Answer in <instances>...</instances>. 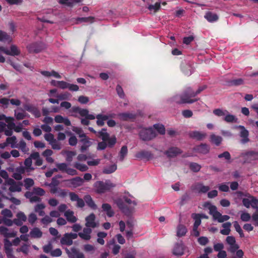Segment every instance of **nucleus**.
<instances>
[{"instance_id":"obj_1","label":"nucleus","mask_w":258,"mask_h":258,"mask_svg":"<svg viewBox=\"0 0 258 258\" xmlns=\"http://www.w3.org/2000/svg\"><path fill=\"white\" fill-rule=\"evenodd\" d=\"M72 110L74 112L78 113L82 118H81V123L84 125H88L90 124V120L97 119L96 124L99 126L104 125V121L107 120V116L103 114H98L96 116L91 114L89 110L86 109H82L79 107H73Z\"/></svg>"},{"instance_id":"obj_2","label":"nucleus","mask_w":258,"mask_h":258,"mask_svg":"<svg viewBox=\"0 0 258 258\" xmlns=\"http://www.w3.org/2000/svg\"><path fill=\"white\" fill-rule=\"evenodd\" d=\"M124 201L130 207H135L137 205V202L134 200V198L129 195L123 196L122 199H117L115 200V203L118 208L125 214L130 215L131 213V209L129 208L123 202Z\"/></svg>"},{"instance_id":"obj_3","label":"nucleus","mask_w":258,"mask_h":258,"mask_svg":"<svg viewBox=\"0 0 258 258\" xmlns=\"http://www.w3.org/2000/svg\"><path fill=\"white\" fill-rule=\"evenodd\" d=\"M199 99V98L191 99L186 88L181 94L175 95L171 98L170 101L177 104H191Z\"/></svg>"},{"instance_id":"obj_4","label":"nucleus","mask_w":258,"mask_h":258,"mask_svg":"<svg viewBox=\"0 0 258 258\" xmlns=\"http://www.w3.org/2000/svg\"><path fill=\"white\" fill-rule=\"evenodd\" d=\"M115 186V184L112 183L109 180H106L105 182L98 181L94 184V187L96 188L97 192L99 194L104 193Z\"/></svg>"},{"instance_id":"obj_5","label":"nucleus","mask_w":258,"mask_h":258,"mask_svg":"<svg viewBox=\"0 0 258 258\" xmlns=\"http://www.w3.org/2000/svg\"><path fill=\"white\" fill-rule=\"evenodd\" d=\"M140 138L144 141H149L153 140L156 137V132L152 128H144L139 133Z\"/></svg>"},{"instance_id":"obj_6","label":"nucleus","mask_w":258,"mask_h":258,"mask_svg":"<svg viewBox=\"0 0 258 258\" xmlns=\"http://www.w3.org/2000/svg\"><path fill=\"white\" fill-rule=\"evenodd\" d=\"M45 48V44L42 42H34L27 45V48L30 53H37Z\"/></svg>"},{"instance_id":"obj_7","label":"nucleus","mask_w":258,"mask_h":258,"mask_svg":"<svg viewBox=\"0 0 258 258\" xmlns=\"http://www.w3.org/2000/svg\"><path fill=\"white\" fill-rule=\"evenodd\" d=\"M56 167L58 168L59 171L72 176L77 175L78 174L76 170L69 167L68 165L66 163H56Z\"/></svg>"},{"instance_id":"obj_8","label":"nucleus","mask_w":258,"mask_h":258,"mask_svg":"<svg viewBox=\"0 0 258 258\" xmlns=\"http://www.w3.org/2000/svg\"><path fill=\"white\" fill-rule=\"evenodd\" d=\"M96 216L94 214L91 213L85 218V226L88 228H94L99 226V223L95 221Z\"/></svg>"},{"instance_id":"obj_9","label":"nucleus","mask_w":258,"mask_h":258,"mask_svg":"<svg viewBox=\"0 0 258 258\" xmlns=\"http://www.w3.org/2000/svg\"><path fill=\"white\" fill-rule=\"evenodd\" d=\"M69 186L77 187L82 185L84 182V179L80 177L77 176L72 179L66 181Z\"/></svg>"},{"instance_id":"obj_10","label":"nucleus","mask_w":258,"mask_h":258,"mask_svg":"<svg viewBox=\"0 0 258 258\" xmlns=\"http://www.w3.org/2000/svg\"><path fill=\"white\" fill-rule=\"evenodd\" d=\"M189 136L194 139L198 141H202L205 139L207 135L206 133L198 131H193L189 133Z\"/></svg>"},{"instance_id":"obj_11","label":"nucleus","mask_w":258,"mask_h":258,"mask_svg":"<svg viewBox=\"0 0 258 258\" xmlns=\"http://www.w3.org/2000/svg\"><path fill=\"white\" fill-rule=\"evenodd\" d=\"M194 151L198 153L202 154H207L209 152L210 146L206 144L202 143L194 148Z\"/></svg>"},{"instance_id":"obj_12","label":"nucleus","mask_w":258,"mask_h":258,"mask_svg":"<svg viewBox=\"0 0 258 258\" xmlns=\"http://www.w3.org/2000/svg\"><path fill=\"white\" fill-rule=\"evenodd\" d=\"M238 127L241 130L239 134V136L241 138V143L243 144L247 143L249 141L248 131L242 125H239Z\"/></svg>"},{"instance_id":"obj_13","label":"nucleus","mask_w":258,"mask_h":258,"mask_svg":"<svg viewBox=\"0 0 258 258\" xmlns=\"http://www.w3.org/2000/svg\"><path fill=\"white\" fill-rule=\"evenodd\" d=\"M0 234L4 236L6 238H8L15 237L16 235V232L14 230H10L4 226H1Z\"/></svg>"},{"instance_id":"obj_14","label":"nucleus","mask_w":258,"mask_h":258,"mask_svg":"<svg viewBox=\"0 0 258 258\" xmlns=\"http://www.w3.org/2000/svg\"><path fill=\"white\" fill-rule=\"evenodd\" d=\"M66 251L70 258H85L84 254L79 252L75 247H73L71 250L66 248Z\"/></svg>"},{"instance_id":"obj_15","label":"nucleus","mask_w":258,"mask_h":258,"mask_svg":"<svg viewBox=\"0 0 258 258\" xmlns=\"http://www.w3.org/2000/svg\"><path fill=\"white\" fill-rule=\"evenodd\" d=\"M214 209V212L213 218L215 221H217L219 223H222L224 221H227L229 219L230 217L228 215H222V214L219 212L217 210L215 211V209Z\"/></svg>"},{"instance_id":"obj_16","label":"nucleus","mask_w":258,"mask_h":258,"mask_svg":"<svg viewBox=\"0 0 258 258\" xmlns=\"http://www.w3.org/2000/svg\"><path fill=\"white\" fill-rule=\"evenodd\" d=\"M135 157L140 159H144L147 160H150L153 158V154L150 151L142 150L137 153L135 155Z\"/></svg>"},{"instance_id":"obj_17","label":"nucleus","mask_w":258,"mask_h":258,"mask_svg":"<svg viewBox=\"0 0 258 258\" xmlns=\"http://www.w3.org/2000/svg\"><path fill=\"white\" fill-rule=\"evenodd\" d=\"M172 252L175 255H181L184 253V245L181 241L179 243H176L173 248Z\"/></svg>"},{"instance_id":"obj_18","label":"nucleus","mask_w":258,"mask_h":258,"mask_svg":"<svg viewBox=\"0 0 258 258\" xmlns=\"http://www.w3.org/2000/svg\"><path fill=\"white\" fill-rule=\"evenodd\" d=\"M182 153V151L177 147H171L166 151L165 154L167 157L172 158L177 156Z\"/></svg>"},{"instance_id":"obj_19","label":"nucleus","mask_w":258,"mask_h":258,"mask_svg":"<svg viewBox=\"0 0 258 258\" xmlns=\"http://www.w3.org/2000/svg\"><path fill=\"white\" fill-rule=\"evenodd\" d=\"M2 50L6 54L13 56L18 55L20 53V51L18 47L15 45H12L10 49L3 48Z\"/></svg>"},{"instance_id":"obj_20","label":"nucleus","mask_w":258,"mask_h":258,"mask_svg":"<svg viewBox=\"0 0 258 258\" xmlns=\"http://www.w3.org/2000/svg\"><path fill=\"white\" fill-rule=\"evenodd\" d=\"M10 185L9 190L12 192L20 191L21 190V186L16 183V181L13 179H9L7 181Z\"/></svg>"},{"instance_id":"obj_21","label":"nucleus","mask_w":258,"mask_h":258,"mask_svg":"<svg viewBox=\"0 0 258 258\" xmlns=\"http://www.w3.org/2000/svg\"><path fill=\"white\" fill-rule=\"evenodd\" d=\"M64 216L70 223H74L78 220V218L74 216V212L71 210H67L64 213Z\"/></svg>"},{"instance_id":"obj_22","label":"nucleus","mask_w":258,"mask_h":258,"mask_svg":"<svg viewBox=\"0 0 258 258\" xmlns=\"http://www.w3.org/2000/svg\"><path fill=\"white\" fill-rule=\"evenodd\" d=\"M204 18L209 22L213 23L218 20L219 16L217 14L212 12H207L204 16Z\"/></svg>"},{"instance_id":"obj_23","label":"nucleus","mask_w":258,"mask_h":258,"mask_svg":"<svg viewBox=\"0 0 258 258\" xmlns=\"http://www.w3.org/2000/svg\"><path fill=\"white\" fill-rule=\"evenodd\" d=\"M92 230L91 228L87 227L83 229V232L78 233L79 236L83 239L88 240L91 238V233Z\"/></svg>"},{"instance_id":"obj_24","label":"nucleus","mask_w":258,"mask_h":258,"mask_svg":"<svg viewBox=\"0 0 258 258\" xmlns=\"http://www.w3.org/2000/svg\"><path fill=\"white\" fill-rule=\"evenodd\" d=\"M102 209L103 212H105L107 216L109 217H112L114 215V212L111 208V206L107 203L103 204Z\"/></svg>"},{"instance_id":"obj_25","label":"nucleus","mask_w":258,"mask_h":258,"mask_svg":"<svg viewBox=\"0 0 258 258\" xmlns=\"http://www.w3.org/2000/svg\"><path fill=\"white\" fill-rule=\"evenodd\" d=\"M207 88V85H204L199 87L198 89L196 91H194L191 87H187L188 92L189 93V96L194 97L197 95L199 94L202 91L204 90Z\"/></svg>"},{"instance_id":"obj_26","label":"nucleus","mask_w":258,"mask_h":258,"mask_svg":"<svg viewBox=\"0 0 258 258\" xmlns=\"http://www.w3.org/2000/svg\"><path fill=\"white\" fill-rule=\"evenodd\" d=\"M117 116L121 120L123 121H127L135 118V115L129 112L120 113Z\"/></svg>"},{"instance_id":"obj_27","label":"nucleus","mask_w":258,"mask_h":258,"mask_svg":"<svg viewBox=\"0 0 258 258\" xmlns=\"http://www.w3.org/2000/svg\"><path fill=\"white\" fill-rule=\"evenodd\" d=\"M80 142L82 144L80 148V150L82 152L86 150L91 146V142L89 141V138L87 137L82 139Z\"/></svg>"},{"instance_id":"obj_28","label":"nucleus","mask_w":258,"mask_h":258,"mask_svg":"<svg viewBox=\"0 0 258 258\" xmlns=\"http://www.w3.org/2000/svg\"><path fill=\"white\" fill-rule=\"evenodd\" d=\"M45 208V206L44 204L41 203L37 204L34 207V211L38 214L40 216H45V212L44 209Z\"/></svg>"},{"instance_id":"obj_29","label":"nucleus","mask_w":258,"mask_h":258,"mask_svg":"<svg viewBox=\"0 0 258 258\" xmlns=\"http://www.w3.org/2000/svg\"><path fill=\"white\" fill-rule=\"evenodd\" d=\"M60 243L62 245H71L73 244V240L69 236L68 233H65L60 239Z\"/></svg>"},{"instance_id":"obj_30","label":"nucleus","mask_w":258,"mask_h":258,"mask_svg":"<svg viewBox=\"0 0 258 258\" xmlns=\"http://www.w3.org/2000/svg\"><path fill=\"white\" fill-rule=\"evenodd\" d=\"M82 0H59V3L69 7H73L75 4L80 3Z\"/></svg>"},{"instance_id":"obj_31","label":"nucleus","mask_w":258,"mask_h":258,"mask_svg":"<svg viewBox=\"0 0 258 258\" xmlns=\"http://www.w3.org/2000/svg\"><path fill=\"white\" fill-rule=\"evenodd\" d=\"M84 200L85 201L87 205L91 208L95 210L97 209V206L94 202L92 198L90 195H86L84 197Z\"/></svg>"},{"instance_id":"obj_32","label":"nucleus","mask_w":258,"mask_h":258,"mask_svg":"<svg viewBox=\"0 0 258 258\" xmlns=\"http://www.w3.org/2000/svg\"><path fill=\"white\" fill-rule=\"evenodd\" d=\"M31 157L33 160H35V165L40 166L42 164L43 160L40 158L39 153L38 152H34L31 154Z\"/></svg>"},{"instance_id":"obj_33","label":"nucleus","mask_w":258,"mask_h":258,"mask_svg":"<svg viewBox=\"0 0 258 258\" xmlns=\"http://www.w3.org/2000/svg\"><path fill=\"white\" fill-rule=\"evenodd\" d=\"M222 141L221 137L212 134L210 136V142L216 146H219Z\"/></svg>"},{"instance_id":"obj_34","label":"nucleus","mask_w":258,"mask_h":258,"mask_svg":"<svg viewBox=\"0 0 258 258\" xmlns=\"http://www.w3.org/2000/svg\"><path fill=\"white\" fill-rule=\"evenodd\" d=\"M231 224L230 222H226L222 225L224 229L220 230V233L224 235H228L230 232V227Z\"/></svg>"},{"instance_id":"obj_35","label":"nucleus","mask_w":258,"mask_h":258,"mask_svg":"<svg viewBox=\"0 0 258 258\" xmlns=\"http://www.w3.org/2000/svg\"><path fill=\"white\" fill-rule=\"evenodd\" d=\"M106 131V128H102L100 132H98L97 136L100 138L103 141H106L109 137Z\"/></svg>"},{"instance_id":"obj_36","label":"nucleus","mask_w":258,"mask_h":258,"mask_svg":"<svg viewBox=\"0 0 258 258\" xmlns=\"http://www.w3.org/2000/svg\"><path fill=\"white\" fill-rule=\"evenodd\" d=\"M195 189L199 193H206L210 189L208 186H205L202 183H198L196 185Z\"/></svg>"},{"instance_id":"obj_37","label":"nucleus","mask_w":258,"mask_h":258,"mask_svg":"<svg viewBox=\"0 0 258 258\" xmlns=\"http://www.w3.org/2000/svg\"><path fill=\"white\" fill-rule=\"evenodd\" d=\"M73 166L81 172H85L88 170V167L86 164H82L79 162H74Z\"/></svg>"},{"instance_id":"obj_38","label":"nucleus","mask_w":258,"mask_h":258,"mask_svg":"<svg viewBox=\"0 0 258 258\" xmlns=\"http://www.w3.org/2000/svg\"><path fill=\"white\" fill-rule=\"evenodd\" d=\"M61 154L62 155H66V161L68 162H71L74 156L76 155V153L74 151H62L61 152Z\"/></svg>"},{"instance_id":"obj_39","label":"nucleus","mask_w":258,"mask_h":258,"mask_svg":"<svg viewBox=\"0 0 258 258\" xmlns=\"http://www.w3.org/2000/svg\"><path fill=\"white\" fill-rule=\"evenodd\" d=\"M30 235L32 238H40L42 235V232L38 228H34L30 232Z\"/></svg>"},{"instance_id":"obj_40","label":"nucleus","mask_w":258,"mask_h":258,"mask_svg":"<svg viewBox=\"0 0 258 258\" xmlns=\"http://www.w3.org/2000/svg\"><path fill=\"white\" fill-rule=\"evenodd\" d=\"M187 232V229L183 225H179L177 229V236L178 237H181L185 235Z\"/></svg>"},{"instance_id":"obj_41","label":"nucleus","mask_w":258,"mask_h":258,"mask_svg":"<svg viewBox=\"0 0 258 258\" xmlns=\"http://www.w3.org/2000/svg\"><path fill=\"white\" fill-rule=\"evenodd\" d=\"M117 169V165L114 164L105 167L103 170L104 174H110L114 172Z\"/></svg>"},{"instance_id":"obj_42","label":"nucleus","mask_w":258,"mask_h":258,"mask_svg":"<svg viewBox=\"0 0 258 258\" xmlns=\"http://www.w3.org/2000/svg\"><path fill=\"white\" fill-rule=\"evenodd\" d=\"M17 146V148H19L24 153H27L29 150V148L27 147L26 143L23 140H21Z\"/></svg>"},{"instance_id":"obj_43","label":"nucleus","mask_w":258,"mask_h":258,"mask_svg":"<svg viewBox=\"0 0 258 258\" xmlns=\"http://www.w3.org/2000/svg\"><path fill=\"white\" fill-rule=\"evenodd\" d=\"M224 120L227 122H236L237 118L235 116L230 114L229 112L225 115Z\"/></svg>"},{"instance_id":"obj_44","label":"nucleus","mask_w":258,"mask_h":258,"mask_svg":"<svg viewBox=\"0 0 258 258\" xmlns=\"http://www.w3.org/2000/svg\"><path fill=\"white\" fill-rule=\"evenodd\" d=\"M57 98H58V100H69L71 97V95L70 93L68 92H66L62 93H60L59 94H57L55 96Z\"/></svg>"},{"instance_id":"obj_45","label":"nucleus","mask_w":258,"mask_h":258,"mask_svg":"<svg viewBox=\"0 0 258 258\" xmlns=\"http://www.w3.org/2000/svg\"><path fill=\"white\" fill-rule=\"evenodd\" d=\"M0 41L3 42L10 41L11 38L6 32L0 30Z\"/></svg>"},{"instance_id":"obj_46","label":"nucleus","mask_w":258,"mask_h":258,"mask_svg":"<svg viewBox=\"0 0 258 258\" xmlns=\"http://www.w3.org/2000/svg\"><path fill=\"white\" fill-rule=\"evenodd\" d=\"M7 143L8 145H10L12 148H16L17 146L16 145L17 143V138L16 136H14L11 137H8L6 139Z\"/></svg>"},{"instance_id":"obj_47","label":"nucleus","mask_w":258,"mask_h":258,"mask_svg":"<svg viewBox=\"0 0 258 258\" xmlns=\"http://www.w3.org/2000/svg\"><path fill=\"white\" fill-rule=\"evenodd\" d=\"M192 218L195 220L194 225L196 227H199L201 223V215L199 214H192Z\"/></svg>"},{"instance_id":"obj_48","label":"nucleus","mask_w":258,"mask_h":258,"mask_svg":"<svg viewBox=\"0 0 258 258\" xmlns=\"http://www.w3.org/2000/svg\"><path fill=\"white\" fill-rule=\"evenodd\" d=\"M127 153V148L126 146L121 147L119 152V160L122 161Z\"/></svg>"},{"instance_id":"obj_49","label":"nucleus","mask_w":258,"mask_h":258,"mask_svg":"<svg viewBox=\"0 0 258 258\" xmlns=\"http://www.w3.org/2000/svg\"><path fill=\"white\" fill-rule=\"evenodd\" d=\"M1 214L3 216L2 218H11L13 217L12 211L8 209H5L1 211Z\"/></svg>"},{"instance_id":"obj_50","label":"nucleus","mask_w":258,"mask_h":258,"mask_svg":"<svg viewBox=\"0 0 258 258\" xmlns=\"http://www.w3.org/2000/svg\"><path fill=\"white\" fill-rule=\"evenodd\" d=\"M189 167L191 170L195 172H197L201 169V166L195 162H191L189 164Z\"/></svg>"},{"instance_id":"obj_51","label":"nucleus","mask_w":258,"mask_h":258,"mask_svg":"<svg viewBox=\"0 0 258 258\" xmlns=\"http://www.w3.org/2000/svg\"><path fill=\"white\" fill-rule=\"evenodd\" d=\"M181 70L187 76L190 75L194 71L191 66H182Z\"/></svg>"},{"instance_id":"obj_52","label":"nucleus","mask_w":258,"mask_h":258,"mask_svg":"<svg viewBox=\"0 0 258 258\" xmlns=\"http://www.w3.org/2000/svg\"><path fill=\"white\" fill-rule=\"evenodd\" d=\"M204 207L205 208H208L209 210V214L211 215L212 216H213V213H214V209H215V211H217V207L214 205H212L210 202H205L204 204Z\"/></svg>"},{"instance_id":"obj_53","label":"nucleus","mask_w":258,"mask_h":258,"mask_svg":"<svg viewBox=\"0 0 258 258\" xmlns=\"http://www.w3.org/2000/svg\"><path fill=\"white\" fill-rule=\"evenodd\" d=\"M32 159H33V158L31 157L30 155V157L26 159L24 161V164L25 166L29 171H32L34 169V168L32 167Z\"/></svg>"},{"instance_id":"obj_54","label":"nucleus","mask_w":258,"mask_h":258,"mask_svg":"<svg viewBox=\"0 0 258 258\" xmlns=\"http://www.w3.org/2000/svg\"><path fill=\"white\" fill-rule=\"evenodd\" d=\"M26 116V112L21 110V111H15V116L17 120H21L24 119Z\"/></svg>"},{"instance_id":"obj_55","label":"nucleus","mask_w":258,"mask_h":258,"mask_svg":"<svg viewBox=\"0 0 258 258\" xmlns=\"http://www.w3.org/2000/svg\"><path fill=\"white\" fill-rule=\"evenodd\" d=\"M231 86H240L244 84V80L242 78H238L236 79H233L229 82Z\"/></svg>"},{"instance_id":"obj_56","label":"nucleus","mask_w":258,"mask_h":258,"mask_svg":"<svg viewBox=\"0 0 258 258\" xmlns=\"http://www.w3.org/2000/svg\"><path fill=\"white\" fill-rule=\"evenodd\" d=\"M154 127L160 134H165V128L163 125L160 124H155L154 125Z\"/></svg>"},{"instance_id":"obj_57","label":"nucleus","mask_w":258,"mask_h":258,"mask_svg":"<svg viewBox=\"0 0 258 258\" xmlns=\"http://www.w3.org/2000/svg\"><path fill=\"white\" fill-rule=\"evenodd\" d=\"M228 113V111L227 110H222L221 109H216L213 111V113L218 116H225Z\"/></svg>"},{"instance_id":"obj_58","label":"nucleus","mask_w":258,"mask_h":258,"mask_svg":"<svg viewBox=\"0 0 258 258\" xmlns=\"http://www.w3.org/2000/svg\"><path fill=\"white\" fill-rule=\"evenodd\" d=\"M53 149L59 150L61 149V144L55 139L49 144Z\"/></svg>"},{"instance_id":"obj_59","label":"nucleus","mask_w":258,"mask_h":258,"mask_svg":"<svg viewBox=\"0 0 258 258\" xmlns=\"http://www.w3.org/2000/svg\"><path fill=\"white\" fill-rule=\"evenodd\" d=\"M94 18L93 17H81L78 18L77 20L78 22H90L92 23L94 21Z\"/></svg>"},{"instance_id":"obj_60","label":"nucleus","mask_w":258,"mask_h":258,"mask_svg":"<svg viewBox=\"0 0 258 258\" xmlns=\"http://www.w3.org/2000/svg\"><path fill=\"white\" fill-rule=\"evenodd\" d=\"M161 8L160 2H157L155 5H150L148 7V9L150 11L154 10V12H157Z\"/></svg>"},{"instance_id":"obj_61","label":"nucleus","mask_w":258,"mask_h":258,"mask_svg":"<svg viewBox=\"0 0 258 258\" xmlns=\"http://www.w3.org/2000/svg\"><path fill=\"white\" fill-rule=\"evenodd\" d=\"M248 198L251 199V206L252 208H258V200L248 194Z\"/></svg>"},{"instance_id":"obj_62","label":"nucleus","mask_w":258,"mask_h":258,"mask_svg":"<svg viewBox=\"0 0 258 258\" xmlns=\"http://www.w3.org/2000/svg\"><path fill=\"white\" fill-rule=\"evenodd\" d=\"M34 184V180L31 178H26L24 180V186L26 189H29Z\"/></svg>"},{"instance_id":"obj_63","label":"nucleus","mask_w":258,"mask_h":258,"mask_svg":"<svg viewBox=\"0 0 258 258\" xmlns=\"http://www.w3.org/2000/svg\"><path fill=\"white\" fill-rule=\"evenodd\" d=\"M116 92L120 98H124L125 94L121 86L119 85H117L116 87Z\"/></svg>"},{"instance_id":"obj_64","label":"nucleus","mask_w":258,"mask_h":258,"mask_svg":"<svg viewBox=\"0 0 258 258\" xmlns=\"http://www.w3.org/2000/svg\"><path fill=\"white\" fill-rule=\"evenodd\" d=\"M251 216L250 214L247 212H242L240 215V219L242 221L247 222L250 220Z\"/></svg>"}]
</instances>
